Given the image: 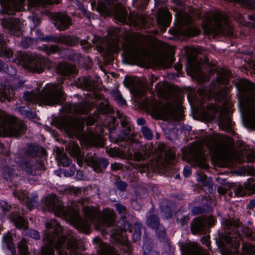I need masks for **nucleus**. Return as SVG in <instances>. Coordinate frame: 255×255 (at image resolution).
Masks as SVG:
<instances>
[{
	"mask_svg": "<svg viewBox=\"0 0 255 255\" xmlns=\"http://www.w3.org/2000/svg\"><path fill=\"white\" fill-rule=\"evenodd\" d=\"M46 209L53 211L55 215L70 222L78 231L88 233L90 228V223L93 222L95 228L103 230L102 225L110 226L114 221L115 213L110 209H106L104 213L103 218L99 219L100 214L92 208L86 207L83 211L85 219H82L76 212L66 211L56 196L51 194L47 197L44 201Z\"/></svg>",
	"mask_w": 255,
	"mask_h": 255,
	"instance_id": "1",
	"label": "nucleus"
},
{
	"mask_svg": "<svg viewBox=\"0 0 255 255\" xmlns=\"http://www.w3.org/2000/svg\"><path fill=\"white\" fill-rule=\"evenodd\" d=\"M236 85L243 97L240 99V103L244 124L247 128H255V84L242 79Z\"/></svg>",
	"mask_w": 255,
	"mask_h": 255,
	"instance_id": "2",
	"label": "nucleus"
},
{
	"mask_svg": "<svg viewBox=\"0 0 255 255\" xmlns=\"http://www.w3.org/2000/svg\"><path fill=\"white\" fill-rule=\"evenodd\" d=\"M63 96L64 94L59 85L48 84L37 95L30 92L24 93L23 98L26 101L51 106L59 103L63 98Z\"/></svg>",
	"mask_w": 255,
	"mask_h": 255,
	"instance_id": "3",
	"label": "nucleus"
},
{
	"mask_svg": "<svg viewBox=\"0 0 255 255\" xmlns=\"http://www.w3.org/2000/svg\"><path fill=\"white\" fill-rule=\"evenodd\" d=\"M25 130V127L21 123H14L13 119L0 110V136L7 135L16 136Z\"/></svg>",
	"mask_w": 255,
	"mask_h": 255,
	"instance_id": "4",
	"label": "nucleus"
},
{
	"mask_svg": "<svg viewBox=\"0 0 255 255\" xmlns=\"http://www.w3.org/2000/svg\"><path fill=\"white\" fill-rule=\"evenodd\" d=\"M157 118L166 120L169 118L177 119L176 115V109L171 104L162 106L157 101H151L146 106Z\"/></svg>",
	"mask_w": 255,
	"mask_h": 255,
	"instance_id": "5",
	"label": "nucleus"
},
{
	"mask_svg": "<svg viewBox=\"0 0 255 255\" xmlns=\"http://www.w3.org/2000/svg\"><path fill=\"white\" fill-rule=\"evenodd\" d=\"M202 144L206 145L210 149L211 151L215 154L219 160L223 161L224 166H231V163L230 162L233 160L241 161V160L237 159L235 156L229 153L221 152L220 146L212 137L206 139Z\"/></svg>",
	"mask_w": 255,
	"mask_h": 255,
	"instance_id": "6",
	"label": "nucleus"
},
{
	"mask_svg": "<svg viewBox=\"0 0 255 255\" xmlns=\"http://www.w3.org/2000/svg\"><path fill=\"white\" fill-rule=\"evenodd\" d=\"M226 18L219 12H216L213 15V20H208L203 25V28L207 34H219L224 28V25H227Z\"/></svg>",
	"mask_w": 255,
	"mask_h": 255,
	"instance_id": "7",
	"label": "nucleus"
},
{
	"mask_svg": "<svg viewBox=\"0 0 255 255\" xmlns=\"http://www.w3.org/2000/svg\"><path fill=\"white\" fill-rule=\"evenodd\" d=\"M127 57L137 62H145L148 56L147 50L135 43H131L124 47Z\"/></svg>",
	"mask_w": 255,
	"mask_h": 255,
	"instance_id": "8",
	"label": "nucleus"
},
{
	"mask_svg": "<svg viewBox=\"0 0 255 255\" xmlns=\"http://www.w3.org/2000/svg\"><path fill=\"white\" fill-rule=\"evenodd\" d=\"M231 107V104L225 100L221 108L220 117L218 119L219 127L225 130L229 129L231 126V121L228 114Z\"/></svg>",
	"mask_w": 255,
	"mask_h": 255,
	"instance_id": "9",
	"label": "nucleus"
},
{
	"mask_svg": "<svg viewBox=\"0 0 255 255\" xmlns=\"http://www.w3.org/2000/svg\"><path fill=\"white\" fill-rule=\"evenodd\" d=\"M138 80L132 77H126L125 81V85L130 88L131 92L136 96H141L144 92L142 83H137Z\"/></svg>",
	"mask_w": 255,
	"mask_h": 255,
	"instance_id": "10",
	"label": "nucleus"
},
{
	"mask_svg": "<svg viewBox=\"0 0 255 255\" xmlns=\"http://www.w3.org/2000/svg\"><path fill=\"white\" fill-rule=\"evenodd\" d=\"M215 220L214 217L210 216L207 219H196L194 220L192 226V231L194 234L201 231L206 226L213 225L215 224Z\"/></svg>",
	"mask_w": 255,
	"mask_h": 255,
	"instance_id": "11",
	"label": "nucleus"
},
{
	"mask_svg": "<svg viewBox=\"0 0 255 255\" xmlns=\"http://www.w3.org/2000/svg\"><path fill=\"white\" fill-rule=\"evenodd\" d=\"M236 194L238 196H243L247 193L255 192V181H249L244 185L238 184L234 189Z\"/></svg>",
	"mask_w": 255,
	"mask_h": 255,
	"instance_id": "12",
	"label": "nucleus"
},
{
	"mask_svg": "<svg viewBox=\"0 0 255 255\" xmlns=\"http://www.w3.org/2000/svg\"><path fill=\"white\" fill-rule=\"evenodd\" d=\"M84 124L83 119H75L66 126L65 129L69 133L76 135L83 129Z\"/></svg>",
	"mask_w": 255,
	"mask_h": 255,
	"instance_id": "13",
	"label": "nucleus"
},
{
	"mask_svg": "<svg viewBox=\"0 0 255 255\" xmlns=\"http://www.w3.org/2000/svg\"><path fill=\"white\" fill-rule=\"evenodd\" d=\"M57 27L60 30H65L71 24L70 18L65 14L59 13L56 16Z\"/></svg>",
	"mask_w": 255,
	"mask_h": 255,
	"instance_id": "14",
	"label": "nucleus"
},
{
	"mask_svg": "<svg viewBox=\"0 0 255 255\" xmlns=\"http://www.w3.org/2000/svg\"><path fill=\"white\" fill-rule=\"evenodd\" d=\"M196 150V152L193 155V160L197 164L202 168H205L207 166L205 162V157L203 154L202 149H201V145H197L195 148Z\"/></svg>",
	"mask_w": 255,
	"mask_h": 255,
	"instance_id": "15",
	"label": "nucleus"
},
{
	"mask_svg": "<svg viewBox=\"0 0 255 255\" xmlns=\"http://www.w3.org/2000/svg\"><path fill=\"white\" fill-rule=\"evenodd\" d=\"M171 16L168 11L162 9L158 11L157 16V22L160 25L167 26L171 19Z\"/></svg>",
	"mask_w": 255,
	"mask_h": 255,
	"instance_id": "16",
	"label": "nucleus"
},
{
	"mask_svg": "<svg viewBox=\"0 0 255 255\" xmlns=\"http://www.w3.org/2000/svg\"><path fill=\"white\" fill-rule=\"evenodd\" d=\"M116 18L121 22L126 21L127 11L126 8L121 5L117 6L113 11Z\"/></svg>",
	"mask_w": 255,
	"mask_h": 255,
	"instance_id": "17",
	"label": "nucleus"
},
{
	"mask_svg": "<svg viewBox=\"0 0 255 255\" xmlns=\"http://www.w3.org/2000/svg\"><path fill=\"white\" fill-rule=\"evenodd\" d=\"M169 60V58L167 55H160L154 59L153 63L156 66L167 68L170 65Z\"/></svg>",
	"mask_w": 255,
	"mask_h": 255,
	"instance_id": "18",
	"label": "nucleus"
},
{
	"mask_svg": "<svg viewBox=\"0 0 255 255\" xmlns=\"http://www.w3.org/2000/svg\"><path fill=\"white\" fill-rule=\"evenodd\" d=\"M24 0H8L7 1L4 2H2L1 4L3 7L5 9L8 10L10 9H13L15 10H18L19 6L22 4Z\"/></svg>",
	"mask_w": 255,
	"mask_h": 255,
	"instance_id": "19",
	"label": "nucleus"
},
{
	"mask_svg": "<svg viewBox=\"0 0 255 255\" xmlns=\"http://www.w3.org/2000/svg\"><path fill=\"white\" fill-rule=\"evenodd\" d=\"M217 82L219 84H225L230 78V73L227 70L222 69L218 72Z\"/></svg>",
	"mask_w": 255,
	"mask_h": 255,
	"instance_id": "20",
	"label": "nucleus"
},
{
	"mask_svg": "<svg viewBox=\"0 0 255 255\" xmlns=\"http://www.w3.org/2000/svg\"><path fill=\"white\" fill-rule=\"evenodd\" d=\"M218 111V108L215 105H210L208 107L207 112L204 114V117L208 121L213 120L215 116V114Z\"/></svg>",
	"mask_w": 255,
	"mask_h": 255,
	"instance_id": "21",
	"label": "nucleus"
},
{
	"mask_svg": "<svg viewBox=\"0 0 255 255\" xmlns=\"http://www.w3.org/2000/svg\"><path fill=\"white\" fill-rule=\"evenodd\" d=\"M76 67L75 66L70 64H63L60 68V72L63 75H68V74H73L75 72Z\"/></svg>",
	"mask_w": 255,
	"mask_h": 255,
	"instance_id": "22",
	"label": "nucleus"
},
{
	"mask_svg": "<svg viewBox=\"0 0 255 255\" xmlns=\"http://www.w3.org/2000/svg\"><path fill=\"white\" fill-rule=\"evenodd\" d=\"M28 61L30 64V67L34 69V70L38 73H40L42 71L43 65L40 63L39 65L38 64V59H31L29 58Z\"/></svg>",
	"mask_w": 255,
	"mask_h": 255,
	"instance_id": "23",
	"label": "nucleus"
},
{
	"mask_svg": "<svg viewBox=\"0 0 255 255\" xmlns=\"http://www.w3.org/2000/svg\"><path fill=\"white\" fill-rule=\"evenodd\" d=\"M67 150L69 151V153L72 156H77L79 154L78 146L74 143H70L69 146L67 148Z\"/></svg>",
	"mask_w": 255,
	"mask_h": 255,
	"instance_id": "24",
	"label": "nucleus"
},
{
	"mask_svg": "<svg viewBox=\"0 0 255 255\" xmlns=\"http://www.w3.org/2000/svg\"><path fill=\"white\" fill-rule=\"evenodd\" d=\"M19 255H27L28 251L25 240L22 239L18 245Z\"/></svg>",
	"mask_w": 255,
	"mask_h": 255,
	"instance_id": "25",
	"label": "nucleus"
},
{
	"mask_svg": "<svg viewBox=\"0 0 255 255\" xmlns=\"http://www.w3.org/2000/svg\"><path fill=\"white\" fill-rule=\"evenodd\" d=\"M13 220L16 227L19 228L26 227L25 220L20 216H16V217L13 219Z\"/></svg>",
	"mask_w": 255,
	"mask_h": 255,
	"instance_id": "26",
	"label": "nucleus"
},
{
	"mask_svg": "<svg viewBox=\"0 0 255 255\" xmlns=\"http://www.w3.org/2000/svg\"><path fill=\"white\" fill-rule=\"evenodd\" d=\"M81 83L88 90H92L95 87L94 83L89 78H83Z\"/></svg>",
	"mask_w": 255,
	"mask_h": 255,
	"instance_id": "27",
	"label": "nucleus"
},
{
	"mask_svg": "<svg viewBox=\"0 0 255 255\" xmlns=\"http://www.w3.org/2000/svg\"><path fill=\"white\" fill-rule=\"evenodd\" d=\"M147 224L148 226L151 228H154L157 227L158 224V219L155 215L152 216L151 218H149L147 220Z\"/></svg>",
	"mask_w": 255,
	"mask_h": 255,
	"instance_id": "28",
	"label": "nucleus"
},
{
	"mask_svg": "<svg viewBox=\"0 0 255 255\" xmlns=\"http://www.w3.org/2000/svg\"><path fill=\"white\" fill-rule=\"evenodd\" d=\"M180 20V25H182L183 24H188L191 22V18L190 16L188 15H186L185 16L181 15L179 17Z\"/></svg>",
	"mask_w": 255,
	"mask_h": 255,
	"instance_id": "29",
	"label": "nucleus"
},
{
	"mask_svg": "<svg viewBox=\"0 0 255 255\" xmlns=\"http://www.w3.org/2000/svg\"><path fill=\"white\" fill-rule=\"evenodd\" d=\"M142 132L144 136L147 139H151L153 134L150 130L147 127H143L142 128Z\"/></svg>",
	"mask_w": 255,
	"mask_h": 255,
	"instance_id": "30",
	"label": "nucleus"
},
{
	"mask_svg": "<svg viewBox=\"0 0 255 255\" xmlns=\"http://www.w3.org/2000/svg\"><path fill=\"white\" fill-rule=\"evenodd\" d=\"M229 91V89L227 88L223 89L218 94L216 99L218 100H223L227 96Z\"/></svg>",
	"mask_w": 255,
	"mask_h": 255,
	"instance_id": "31",
	"label": "nucleus"
},
{
	"mask_svg": "<svg viewBox=\"0 0 255 255\" xmlns=\"http://www.w3.org/2000/svg\"><path fill=\"white\" fill-rule=\"evenodd\" d=\"M7 210L6 203L4 202H0V219L5 215Z\"/></svg>",
	"mask_w": 255,
	"mask_h": 255,
	"instance_id": "32",
	"label": "nucleus"
},
{
	"mask_svg": "<svg viewBox=\"0 0 255 255\" xmlns=\"http://www.w3.org/2000/svg\"><path fill=\"white\" fill-rule=\"evenodd\" d=\"M116 96H115V100L120 105H124L126 104V101L123 98V97L118 92L116 93Z\"/></svg>",
	"mask_w": 255,
	"mask_h": 255,
	"instance_id": "33",
	"label": "nucleus"
},
{
	"mask_svg": "<svg viewBox=\"0 0 255 255\" xmlns=\"http://www.w3.org/2000/svg\"><path fill=\"white\" fill-rule=\"evenodd\" d=\"M119 226H121V229L124 231H127L129 229L130 226L129 224L126 222L124 219L120 220L118 223Z\"/></svg>",
	"mask_w": 255,
	"mask_h": 255,
	"instance_id": "34",
	"label": "nucleus"
},
{
	"mask_svg": "<svg viewBox=\"0 0 255 255\" xmlns=\"http://www.w3.org/2000/svg\"><path fill=\"white\" fill-rule=\"evenodd\" d=\"M15 196L19 200H23L24 199H26L27 198V194L25 191H21L18 192L17 193H15Z\"/></svg>",
	"mask_w": 255,
	"mask_h": 255,
	"instance_id": "35",
	"label": "nucleus"
},
{
	"mask_svg": "<svg viewBox=\"0 0 255 255\" xmlns=\"http://www.w3.org/2000/svg\"><path fill=\"white\" fill-rule=\"evenodd\" d=\"M147 156L143 155L141 153L139 152H135L134 153V158L137 161H140L142 160H144L146 158Z\"/></svg>",
	"mask_w": 255,
	"mask_h": 255,
	"instance_id": "36",
	"label": "nucleus"
},
{
	"mask_svg": "<svg viewBox=\"0 0 255 255\" xmlns=\"http://www.w3.org/2000/svg\"><path fill=\"white\" fill-rule=\"evenodd\" d=\"M61 164L64 166H68L71 163V160L67 156H63L60 159Z\"/></svg>",
	"mask_w": 255,
	"mask_h": 255,
	"instance_id": "37",
	"label": "nucleus"
},
{
	"mask_svg": "<svg viewBox=\"0 0 255 255\" xmlns=\"http://www.w3.org/2000/svg\"><path fill=\"white\" fill-rule=\"evenodd\" d=\"M192 72L193 73V74L195 76L198 77L199 78L201 79V80H203L202 79V78L201 77H200L202 76V73H201V72L200 71V70L199 68L196 69H195L194 68H193L192 69Z\"/></svg>",
	"mask_w": 255,
	"mask_h": 255,
	"instance_id": "38",
	"label": "nucleus"
},
{
	"mask_svg": "<svg viewBox=\"0 0 255 255\" xmlns=\"http://www.w3.org/2000/svg\"><path fill=\"white\" fill-rule=\"evenodd\" d=\"M117 211L120 214L124 213L126 211V208L124 206L117 204L115 205Z\"/></svg>",
	"mask_w": 255,
	"mask_h": 255,
	"instance_id": "39",
	"label": "nucleus"
},
{
	"mask_svg": "<svg viewBox=\"0 0 255 255\" xmlns=\"http://www.w3.org/2000/svg\"><path fill=\"white\" fill-rule=\"evenodd\" d=\"M7 99L8 100H9V97L5 91V90L3 91V90L0 91V100L1 101Z\"/></svg>",
	"mask_w": 255,
	"mask_h": 255,
	"instance_id": "40",
	"label": "nucleus"
},
{
	"mask_svg": "<svg viewBox=\"0 0 255 255\" xmlns=\"http://www.w3.org/2000/svg\"><path fill=\"white\" fill-rule=\"evenodd\" d=\"M3 240L6 244H10L12 242V237L9 233H7L3 235Z\"/></svg>",
	"mask_w": 255,
	"mask_h": 255,
	"instance_id": "41",
	"label": "nucleus"
},
{
	"mask_svg": "<svg viewBox=\"0 0 255 255\" xmlns=\"http://www.w3.org/2000/svg\"><path fill=\"white\" fill-rule=\"evenodd\" d=\"M118 188L121 190H124L126 188V184L123 181H119L116 183Z\"/></svg>",
	"mask_w": 255,
	"mask_h": 255,
	"instance_id": "42",
	"label": "nucleus"
},
{
	"mask_svg": "<svg viewBox=\"0 0 255 255\" xmlns=\"http://www.w3.org/2000/svg\"><path fill=\"white\" fill-rule=\"evenodd\" d=\"M29 236L30 237L35 239H38L39 238L38 233L35 230L30 231L29 233Z\"/></svg>",
	"mask_w": 255,
	"mask_h": 255,
	"instance_id": "43",
	"label": "nucleus"
},
{
	"mask_svg": "<svg viewBox=\"0 0 255 255\" xmlns=\"http://www.w3.org/2000/svg\"><path fill=\"white\" fill-rule=\"evenodd\" d=\"M75 169L74 167H72L71 168V170L70 171V172H68L66 170L64 172H60V174H64L66 176H71L75 174Z\"/></svg>",
	"mask_w": 255,
	"mask_h": 255,
	"instance_id": "44",
	"label": "nucleus"
},
{
	"mask_svg": "<svg viewBox=\"0 0 255 255\" xmlns=\"http://www.w3.org/2000/svg\"><path fill=\"white\" fill-rule=\"evenodd\" d=\"M191 173V168L189 166L185 167L183 170V174L185 177L189 176Z\"/></svg>",
	"mask_w": 255,
	"mask_h": 255,
	"instance_id": "45",
	"label": "nucleus"
},
{
	"mask_svg": "<svg viewBox=\"0 0 255 255\" xmlns=\"http://www.w3.org/2000/svg\"><path fill=\"white\" fill-rule=\"evenodd\" d=\"M141 232L139 231H135L133 234V239L135 241L140 239Z\"/></svg>",
	"mask_w": 255,
	"mask_h": 255,
	"instance_id": "46",
	"label": "nucleus"
},
{
	"mask_svg": "<svg viewBox=\"0 0 255 255\" xmlns=\"http://www.w3.org/2000/svg\"><path fill=\"white\" fill-rule=\"evenodd\" d=\"M36 205L37 204L35 201L26 202L27 208L30 210H32Z\"/></svg>",
	"mask_w": 255,
	"mask_h": 255,
	"instance_id": "47",
	"label": "nucleus"
},
{
	"mask_svg": "<svg viewBox=\"0 0 255 255\" xmlns=\"http://www.w3.org/2000/svg\"><path fill=\"white\" fill-rule=\"evenodd\" d=\"M26 116L30 119H35L36 117V115L34 112L31 111H26L25 113Z\"/></svg>",
	"mask_w": 255,
	"mask_h": 255,
	"instance_id": "48",
	"label": "nucleus"
},
{
	"mask_svg": "<svg viewBox=\"0 0 255 255\" xmlns=\"http://www.w3.org/2000/svg\"><path fill=\"white\" fill-rule=\"evenodd\" d=\"M20 21L18 20H14L12 22L13 27L15 29H20L21 28V25L19 24Z\"/></svg>",
	"mask_w": 255,
	"mask_h": 255,
	"instance_id": "49",
	"label": "nucleus"
},
{
	"mask_svg": "<svg viewBox=\"0 0 255 255\" xmlns=\"http://www.w3.org/2000/svg\"><path fill=\"white\" fill-rule=\"evenodd\" d=\"M248 160L250 162H253L255 159V154L253 152H251L247 156Z\"/></svg>",
	"mask_w": 255,
	"mask_h": 255,
	"instance_id": "50",
	"label": "nucleus"
},
{
	"mask_svg": "<svg viewBox=\"0 0 255 255\" xmlns=\"http://www.w3.org/2000/svg\"><path fill=\"white\" fill-rule=\"evenodd\" d=\"M58 51V48L55 45H51L49 48V52L50 53H54Z\"/></svg>",
	"mask_w": 255,
	"mask_h": 255,
	"instance_id": "51",
	"label": "nucleus"
},
{
	"mask_svg": "<svg viewBox=\"0 0 255 255\" xmlns=\"http://www.w3.org/2000/svg\"><path fill=\"white\" fill-rule=\"evenodd\" d=\"M131 205L133 209L138 210L140 208V206L138 204L137 201H132L131 202Z\"/></svg>",
	"mask_w": 255,
	"mask_h": 255,
	"instance_id": "52",
	"label": "nucleus"
},
{
	"mask_svg": "<svg viewBox=\"0 0 255 255\" xmlns=\"http://www.w3.org/2000/svg\"><path fill=\"white\" fill-rule=\"evenodd\" d=\"M189 31V34L192 36L197 35L199 33V31L197 29L190 28Z\"/></svg>",
	"mask_w": 255,
	"mask_h": 255,
	"instance_id": "53",
	"label": "nucleus"
},
{
	"mask_svg": "<svg viewBox=\"0 0 255 255\" xmlns=\"http://www.w3.org/2000/svg\"><path fill=\"white\" fill-rule=\"evenodd\" d=\"M36 2L38 3H50L51 1L50 0H36Z\"/></svg>",
	"mask_w": 255,
	"mask_h": 255,
	"instance_id": "54",
	"label": "nucleus"
},
{
	"mask_svg": "<svg viewBox=\"0 0 255 255\" xmlns=\"http://www.w3.org/2000/svg\"><path fill=\"white\" fill-rule=\"evenodd\" d=\"M8 71L9 72V74L11 75L14 74L16 72L15 69L13 68L12 67H8Z\"/></svg>",
	"mask_w": 255,
	"mask_h": 255,
	"instance_id": "55",
	"label": "nucleus"
},
{
	"mask_svg": "<svg viewBox=\"0 0 255 255\" xmlns=\"http://www.w3.org/2000/svg\"><path fill=\"white\" fill-rule=\"evenodd\" d=\"M137 123L139 125H143L145 124V120L142 118H139L137 120Z\"/></svg>",
	"mask_w": 255,
	"mask_h": 255,
	"instance_id": "56",
	"label": "nucleus"
},
{
	"mask_svg": "<svg viewBox=\"0 0 255 255\" xmlns=\"http://www.w3.org/2000/svg\"><path fill=\"white\" fill-rule=\"evenodd\" d=\"M94 123V120L93 118H89L86 121V124L88 125H92Z\"/></svg>",
	"mask_w": 255,
	"mask_h": 255,
	"instance_id": "57",
	"label": "nucleus"
},
{
	"mask_svg": "<svg viewBox=\"0 0 255 255\" xmlns=\"http://www.w3.org/2000/svg\"><path fill=\"white\" fill-rule=\"evenodd\" d=\"M77 113H85L87 112V111L86 109H82L81 108V107L76 110Z\"/></svg>",
	"mask_w": 255,
	"mask_h": 255,
	"instance_id": "58",
	"label": "nucleus"
},
{
	"mask_svg": "<svg viewBox=\"0 0 255 255\" xmlns=\"http://www.w3.org/2000/svg\"><path fill=\"white\" fill-rule=\"evenodd\" d=\"M198 92L199 93V94L201 96H206L205 95V92H204V89H199L198 90Z\"/></svg>",
	"mask_w": 255,
	"mask_h": 255,
	"instance_id": "59",
	"label": "nucleus"
},
{
	"mask_svg": "<svg viewBox=\"0 0 255 255\" xmlns=\"http://www.w3.org/2000/svg\"><path fill=\"white\" fill-rule=\"evenodd\" d=\"M138 20H139L141 22V23L144 24L145 20L144 17H143L142 16H140L138 17Z\"/></svg>",
	"mask_w": 255,
	"mask_h": 255,
	"instance_id": "60",
	"label": "nucleus"
},
{
	"mask_svg": "<svg viewBox=\"0 0 255 255\" xmlns=\"http://www.w3.org/2000/svg\"><path fill=\"white\" fill-rule=\"evenodd\" d=\"M170 159H173L175 157V154L173 153H171L169 154V156L168 155H166Z\"/></svg>",
	"mask_w": 255,
	"mask_h": 255,
	"instance_id": "61",
	"label": "nucleus"
},
{
	"mask_svg": "<svg viewBox=\"0 0 255 255\" xmlns=\"http://www.w3.org/2000/svg\"><path fill=\"white\" fill-rule=\"evenodd\" d=\"M200 209L198 207H195L194 208L193 211L194 213H198L199 212Z\"/></svg>",
	"mask_w": 255,
	"mask_h": 255,
	"instance_id": "62",
	"label": "nucleus"
},
{
	"mask_svg": "<svg viewBox=\"0 0 255 255\" xmlns=\"http://www.w3.org/2000/svg\"><path fill=\"white\" fill-rule=\"evenodd\" d=\"M93 168H94V170L97 172H99L101 171V170L100 169L97 168L96 166H94Z\"/></svg>",
	"mask_w": 255,
	"mask_h": 255,
	"instance_id": "63",
	"label": "nucleus"
},
{
	"mask_svg": "<svg viewBox=\"0 0 255 255\" xmlns=\"http://www.w3.org/2000/svg\"><path fill=\"white\" fill-rule=\"evenodd\" d=\"M120 235H119V234L115 235V238H116V239L117 240V241L118 242H121V241H120Z\"/></svg>",
	"mask_w": 255,
	"mask_h": 255,
	"instance_id": "64",
	"label": "nucleus"
}]
</instances>
